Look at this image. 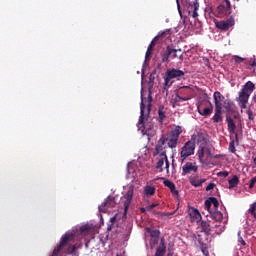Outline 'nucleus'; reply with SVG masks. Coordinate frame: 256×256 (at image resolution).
I'll return each mask as SVG.
<instances>
[{
	"instance_id": "nucleus-1",
	"label": "nucleus",
	"mask_w": 256,
	"mask_h": 256,
	"mask_svg": "<svg viewBox=\"0 0 256 256\" xmlns=\"http://www.w3.org/2000/svg\"><path fill=\"white\" fill-rule=\"evenodd\" d=\"M92 227L89 224H85L79 227V229L72 230L65 233V253L66 255L79 256V249H81V241L87 235H91Z\"/></svg>"
},
{
	"instance_id": "nucleus-2",
	"label": "nucleus",
	"mask_w": 256,
	"mask_h": 256,
	"mask_svg": "<svg viewBox=\"0 0 256 256\" xmlns=\"http://www.w3.org/2000/svg\"><path fill=\"white\" fill-rule=\"evenodd\" d=\"M181 57V49H175L173 44L168 45L160 54H156L153 58L154 63L162 65V63H169V58Z\"/></svg>"
},
{
	"instance_id": "nucleus-3",
	"label": "nucleus",
	"mask_w": 256,
	"mask_h": 256,
	"mask_svg": "<svg viewBox=\"0 0 256 256\" xmlns=\"http://www.w3.org/2000/svg\"><path fill=\"white\" fill-rule=\"evenodd\" d=\"M253 91H255V84L248 81L239 92V97L237 98L241 109H247V103L249 102V97H251V93H253Z\"/></svg>"
},
{
	"instance_id": "nucleus-4",
	"label": "nucleus",
	"mask_w": 256,
	"mask_h": 256,
	"mask_svg": "<svg viewBox=\"0 0 256 256\" xmlns=\"http://www.w3.org/2000/svg\"><path fill=\"white\" fill-rule=\"evenodd\" d=\"M239 3V0H222L216 11L219 17H229L233 13V5Z\"/></svg>"
},
{
	"instance_id": "nucleus-5",
	"label": "nucleus",
	"mask_w": 256,
	"mask_h": 256,
	"mask_svg": "<svg viewBox=\"0 0 256 256\" xmlns=\"http://www.w3.org/2000/svg\"><path fill=\"white\" fill-rule=\"evenodd\" d=\"M181 133H183V130L180 126H177L175 130L169 132L168 136L166 137V141L168 142V147L170 149H175V147H177Z\"/></svg>"
},
{
	"instance_id": "nucleus-6",
	"label": "nucleus",
	"mask_w": 256,
	"mask_h": 256,
	"mask_svg": "<svg viewBox=\"0 0 256 256\" xmlns=\"http://www.w3.org/2000/svg\"><path fill=\"white\" fill-rule=\"evenodd\" d=\"M191 155H195V142L188 141L184 144L180 152L182 163L187 159V157H191Z\"/></svg>"
},
{
	"instance_id": "nucleus-7",
	"label": "nucleus",
	"mask_w": 256,
	"mask_h": 256,
	"mask_svg": "<svg viewBox=\"0 0 256 256\" xmlns=\"http://www.w3.org/2000/svg\"><path fill=\"white\" fill-rule=\"evenodd\" d=\"M148 98H147V113H151V106L153 103V96H151V93L153 91V85H155V73H151L148 81Z\"/></svg>"
},
{
	"instance_id": "nucleus-8",
	"label": "nucleus",
	"mask_w": 256,
	"mask_h": 256,
	"mask_svg": "<svg viewBox=\"0 0 256 256\" xmlns=\"http://www.w3.org/2000/svg\"><path fill=\"white\" fill-rule=\"evenodd\" d=\"M134 191H135V186L130 185L128 187V191L123 196V199H124V216L127 215V211H129V207H131V202L133 201Z\"/></svg>"
},
{
	"instance_id": "nucleus-9",
	"label": "nucleus",
	"mask_w": 256,
	"mask_h": 256,
	"mask_svg": "<svg viewBox=\"0 0 256 256\" xmlns=\"http://www.w3.org/2000/svg\"><path fill=\"white\" fill-rule=\"evenodd\" d=\"M215 26L217 29H220V31H229L231 27L235 26V19L230 17L227 20L216 21Z\"/></svg>"
},
{
	"instance_id": "nucleus-10",
	"label": "nucleus",
	"mask_w": 256,
	"mask_h": 256,
	"mask_svg": "<svg viewBox=\"0 0 256 256\" xmlns=\"http://www.w3.org/2000/svg\"><path fill=\"white\" fill-rule=\"evenodd\" d=\"M117 205V202H115V197L108 196L107 199L102 203L101 206H99V211L101 213H107V209L113 208Z\"/></svg>"
},
{
	"instance_id": "nucleus-11",
	"label": "nucleus",
	"mask_w": 256,
	"mask_h": 256,
	"mask_svg": "<svg viewBox=\"0 0 256 256\" xmlns=\"http://www.w3.org/2000/svg\"><path fill=\"white\" fill-rule=\"evenodd\" d=\"M197 11H199V0H191L188 3V13L189 15H191L192 13L193 19H196V17H199V14L197 13Z\"/></svg>"
},
{
	"instance_id": "nucleus-12",
	"label": "nucleus",
	"mask_w": 256,
	"mask_h": 256,
	"mask_svg": "<svg viewBox=\"0 0 256 256\" xmlns=\"http://www.w3.org/2000/svg\"><path fill=\"white\" fill-rule=\"evenodd\" d=\"M167 79H177L178 77H183L185 75V72L183 70L179 69H169L166 72Z\"/></svg>"
},
{
	"instance_id": "nucleus-13",
	"label": "nucleus",
	"mask_w": 256,
	"mask_h": 256,
	"mask_svg": "<svg viewBox=\"0 0 256 256\" xmlns=\"http://www.w3.org/2000/svg\"><path fill=\"white\" fill-rule=\"evenodd\" d=\"M165 35H171V30L167 29L163 32H160L156 37L153 38V40L150 42L148 49H155V45H157V42L161 39V37H165Z\"/></svg>"
},
{
	"instance_id": "nucleus-14",
	"label": "nucleus",
	"mask_w": 256,
	"mask_h": 256,
	"mask_svg": "<svg viewBox=\"0 0 256 256\" xmlns=\"http://www.w3.org/2000/svg\"><path fill=\"white\" fill-rule=\"evenodd\" d=\"M198 113H200L203 117H209L211 113H213V106L204 107L203 102H198L197 104Z\"/></svg>"
},
{
	"instance_id": "nucleus-15",
	"label": "nucleus",
	"mask_w": 256,
	"mask_h": 256,
	"mask_svg": "<svg viewBox=\"0 0 256 256\" xmlns=\"http://www.w3.org/2000/svg\"><path fill=\"white\" fill-rule=\"evenodd\" d=\"M223 101H225V96L221 94V92H214V103L216 109H223Z\"/></svg>"
},
{
	"instance_id": "nucleus-16",
	"label": "nucleus",
	"mask_w": 256,
	"mask_h": 256,
	"mask_svg": "<svg viewBox=\"0 0 256 256\" xmlns=\"http://www.w3.org/2000/svg\"><path fill=\"white\" fill-rule=\"evenodd\" d=\"M147 107V102L145 105V100L142 97V101H141V105H140V118H139V122L138 125L139 127H144L145 125V109Z\"/></svg>"
},
{
	"instance_id": "nucleus-17",
	"label": "nucleus",
	"mask_w": 256,
	"mask_h": 256,
	"mask_svg": "<svg viewBox=\"0 0 256 256\" xmlns=\"http://www.w3.org/2000/svg\"><path fill=\"white\" fill-rule=\"evenodd\" d=\"M168 158H167V152L163 151L160 155H159V159L158 162L156 163V169H159V173H163V165H165V163L167 162Z\"/></svg>"
},
{
	"instance_id": "nucleus-18",
	"label": "nucleus",
	"mask_w": 256,
	"mask_h": 256,
	"mask_svg": "<svg viewBox=\"0 0 256 256\" xmlns=\"http://www.w3.org/2000/svg\"><path fill=\"white\" fill-rule=\"evenodd\" d=\"M166 253H167V245L165 244V239L161 238L160 244L157 247L154 256H165Z\"/></svg>"
},
{
	"instance_id": "nucleus-19",
	"label": "nucleus",
	"mask_w": 256,
	"mask_h": 256,
	"mask_svg": "<svg viewBox=\"0 0 256 256\" xmlns=\"http://www.w3.org/2000/svg\"><path fill=\"white\" fill-rule=\"evenodd\" d=\"M189 216L192 222L199 223L201 221V213L195 208L189 209Z\"/></svg>"
},
{
	"instance_id": "nucleus-20",
	"label": "nucleus",
	"mask_w": 256,
	"mask_h": 256,
	"mask_svg": "<svg viewBox=\"0 0 256 256\" xmlns=\"http://www.w3.org/2000/svg\"><path fill=\"white\" fill-rule=\"evenodd\" d=\"M182 171H183V175H187V174L191 173L192 171L194 173H197V166L195 164H193L192 162H187L183 166Z\"/></svg>"
},
{
	"instance_id": "nucleus-21",
	"label": "nucleus",
	"mask_w": 256,
	"mask_h": 256,
	"mask_svg": "<svg viewBox=\"0 0 256 256\" xmlns=\"http://www.w3.org/2000/svg\"><path fill=\"white\" fill-rule=\"evenodd\" d=\"M166 141H167V137H165V135H162L160 137V139L158 140V143L156 144L154 157H156V155H158L160 153V151H161V149H163V145H165Z\"/></svg>"
},
{
	"instance_id": "nucleus-22",
	"label": "nucleus",
	"mask_w": 256,
	"mask_h": 256,
	"mask_svg": "<svg viewBox=\"0 0 256 256\" xmlns=\"http://www.w3.org/2000/svg\"><path fill=\"white\" fill-rule=\"evenodd\" d=\"M210 217L216 223H221V221H223V213H221V211H217V210L210 211Z\"/></svg>"
},
{
	"instance_id": "nucleus-23",
	"label": "nucleus",
	"mask_w": 256,
	"mask_h": 256,
	"mask_svg": "<svg viewBox=\"0 0 256 256\" xmlns=\"http://www.w3.org/2000/svg\"><path fill=\"white\" fill-rule=\"evenodd\" d=\"M200 229L202 230L205 235H211V224L207 221H202L200 224Z\"/></svg>"
},
{
	"instance_id": "nucleus-24",
	"label": "nucleus",
	"mask_w": 256,
	"mask_h": 256,
	"mask_svg": "<svg viewBox=\"0 0 256 256\" xmlns=\"http://www.w3.org/2000/svg\"><path fill=\"white\" fill-rule=\"evenodd\" d=\"M226 121H227L229 133L231 134L235 133V129H237V126L235 125V121H233V118L227 116Z\"/></svg>"
},
{
	"instance_id": "nucleus-25",
	"label": "nucleus",
	"mask_w": 256,
	"mask_h": 256,
	"mask_svg": "<svg viewBox=\"0 0 256 256\" xmlns=\"http://www.w3.org/2000/svg\"><path fill=\"white\" fill-rule=\"evenodd\" d=\"M164 185L165 187H168V189H170L173 195H179V191L175 189V183L170 180H164Z\"/></svg>"
},
{
	"instance_id": "nucleus-26",
	"label": "nucleus",
	"mask_w": 256,
	"mask_h": 256,
	"mask_svg": "<svg viewBox=\"0 0 256 256\" xmlns=\"http://www.w3.org/2000/svg\"><path fill=\"white\" fill-rule=\"evenodd\" d=\"M223 108H215V114L213 116L214 123H221L223 121V117L221 116V111Z\"/></svg>"
},
{
	"instance_id": "nucleus-27",
	"label": "nucleus",
	"mask_w": 256,
	"mask_h": 256,
	"mask_svg": "<svg viewBox=\"0 0 256 256\" xmlns=\"http://www.w3.org/2000/svg\"><path fill=\"white\" fill-rule=\"evenodd\" d=\"M205 181H207V179H197L194 177L190 179V184L192 187H201Z\"/></svg>"
},
{
	"instance_id": "nucleus-28",
	"label": "nucleus",
	"mask_w": 256,
	"mask_h": 256,
	"mask_svg": "<svg viewBox=\"0 0 256 256\" xmlns=\"http://www.w3.org/2000/svg\"><path fill=\"white\" fill-rule=\"evenodd\" d=\"M153 48H147L146 54H145V60L144 65H149V62L153 58Z\"/></svg>"
},
{
	"instance_id": "nucleus-29",
	"label": "nucleus",
	"mask_w": 256,
	"mask_h": 256,
	"mask_svg": "<svg viewBox=\"0 0 256 256\" xmlns=\"http://www.w3.org/2000/svg\"><path fill=\"white\" fill-rule=\"evenodd\" d=\"M229 183V189H234V187H237L239 185V177L237 175H234L232 179L228 181Z\"/></svg>"
},
{
	"instance_id": "nucleus-30",
	"label": "nucleus",
	"mask_w": 256,
	"mask_h": 256,
	"mask_svg": "<svg viewBox=\"0 0 256 256\" xmlns=\"http://www.w3.org/2000/svg\"><path fill=\"white\" fill-rule=\"evenodd\" d=\"M158 115H159V121L160 123H163L165 121V106L161 105L158 108Z\"/></svg>"
},
{
	"instance_id": "nucleus-31",
	"label": "nucleus",
	"mask_w": 256,
	"mask_h": 256,
	"mask_svg": "<svg viewBox=\"0 0 256 256\" xmlns=\"http://www.w3.org/2000/svg\"><path fill=\"white\" fill-rule=\"evenodd\" d=\"M155 191H156V189H155L154 186H149V185H148V186H146V187L144 188V193H145V195H147L148 197L155 195Z\"/></svg>"
},
{
	"instance_id": "nucleus-32",
	"label": "nucleus",
	"mask_w": 256,
	"mask_h": 256,
	"mask_svg": "<svg viewBox=\"0 0 256 256\" xmlns=\"http://www.w3.org/2000/svg\"><path fill=\"white\" fill-rule=\"evenodd\" d=\"M147 233H149L151 238H158L161 235V232L159 230H153L151 228L146 229Z\"/></svg>"
},
{
	"instance_id": "nucleus-33",
	"label": "nucleus",
	"mask_w": 256,
	"mask_h": 256,
	"mask_svg": "<svg viewBox=\"0 0 256 256\" xmlns=\"http://www.w3.org/2000/svg\"><path fill=\"white\" fill-rule=\"evenodd\" d=\"M224 108L226 109V111L228 113H231L233 111V102H231L229 100H225L224 101Z\"/></svg>"
},
{
	"instance_id": "nucleus-34",
	"label": "nucleus",
	"mask_w": 256,
	"mask_h": 256,
	"mask_svg": "<svg viewBox=\"0 0 256 256\" xmlns=\"http://www.w3.org/2000/svg\"><path fill=\"white\" fill-rule=\"evenodd\" d=\"M210 202L213 205L214 211H217V209H219V200L215 197H210Z\"/></svg>"
},
{
	"instance_id": "nucleus-35",
	"label": "nucleus",
	"mask_w": 256,
	"mask_h": 256,
	"mask_svg": "<svg viewBox=\"0 0 256 256\" xmlns=\"http://www.w3.org/2000/svg\"><path fill=\"white\" fill-rule=\"evenodd\" d=\"M181 101H189V97H181L179 94H177L174 98V102L179 103Z\"/></svg>"
},
{
	"instance_id": "nucleus-36",
	"label": "nucleus",
	"mask_w": 256,
	"mask_h": 256,
	"mask_svg": "<svg viewBox=\"0 0 256 256\" xmlns=\"http://www.w3.org/2000/svg\"><path fill=\"white\" fill-rule=\"evenodd\" d=\"M228 149L230 153H235V151H237V149L235 148V140L230 141Z\"/></svg>"
},
{
	"instance_id": "nucleus-37",
	"label": "nucleus",
	"mask_w": 256,
	"mask_h": 256,
	"mask_svg": "<svg viewBox=\"0 0 256 256\" xmlns=\"http://www.w3.org/2000/svg\"><path fill=\"white\" fill-rule=\"evenodd\" d=\"M198 157H199V159H203V157H205V147H203V146L199 147Z\"/></svg>"
},
{
	"instance_id": "nucleus-38",
	"label": "nucleus",
	"mask_w": 256,
	"mask_h": 256,
	"mask_svg": "<svg viewBox=\"0 0 256 256\" xmlns=\"http://www.w3.org/2000/svg\"><path fill=\"white\" fill-rule=\"evenodd\" d=\"M232 60L236 64H241V63H243V61H245V58H242V57H239V56H233Z\"/></svg>"
},
{
	"instance_id": "nucleus-39",
	"label": "nucleus",
	"mask_w": 256,
	"mask_h": 256,
	"mask_svg": "<svg viewBox=\"0 0 256 256\" xmlns=\"http://www.w3.org/2000/svg\"><path fill=\"white\" fill-rule=\"evenodd\" d=\"M211 206H212V202H211V198H209L208 200L205 201V209H207V211H209V213H211Z\"/></svg>"
},
{
	"instance_id": "nucleus-40",
	"label": "nucleus",
	"mask_w": 256,
	"mask_h": 256,
	"mask_svg": "<svg viewBox=\"0 0 256 256\" xmlns=\"http://www.w3.org/2000/svg\"><path fill=\"white\" fill-rule=\"evenodd\" d=\"M249 212L256 219V202L251 205V207L249 209Z\"/></svg>"
},
{
	"instance_id": "nucleus-41",
	"label": "nucleus",
	"mask_w": 256,
	"mask_h": 256,
	"mask_svg": "<svg viewBox=\"0 0 256 256\" xmlns=\"http://www.w3.org/2000/svg\"><path fill=\"white\" fill-rule=\"evenodd\" d=\"M159 243V238H150V248L153 249Z\"/></svg>"
},
{
	"instance_id": "nucleus-42",
	"label": "nucleus",
	"mask_w": 256,
	"mask_h": 256,
	"mask_svg": "<svg viewBox=\"0 0 256 256\" xmlns=\"http://www.w3.org/2000/svg\"><path fill=\"white\" fill-rule=\"evenodd\" d=\"M190 89L187 86L179 88L180 95H184L185 93H189Z\"/></svg>"
},
{
	"instance_id": "nucleus-43",
	"label": "nucleus",
	"mask_w": 256,
	"mask_h": 256,
	"mask_svg": "<svg viewBox=\"0 0 256 256\" xmlns=\"http://www.w3.org/2000/svg\"><path fill=\"white\" fill-rule=\"evenodd\" d=\"M205 153H206L208 159H211L213 157V154L211 153V148L206 147L205 148Z\"/></svg>"
},
{
	"instance_id": "nucleus-44",
	"label": "nucleus",
	"mask_w": 256,
	"mask_h": 256,
	"mask_svg": "<svg viewBox=\"0 0 256 256\" xmlns=\"http://www.w3.org/2000/svg\"><path fill=\"white\" fill-rule=\"evenodd\" d=\"M256 185V176L250 180L249 189H253Z\"/></svg>"
},
{
	"instance_id": "nucleus-45",
	"label": "nucleus",
	"mask_w": 256,
	"mask_h": 256,
	"mask_svg": "<svg viewBox=\"0 0 256 256\" xmlns=\"http://www.w3.org/2000/svg\"><path fill=\"white\" fill-rule=\"evenodd\" d=\"M238 242H240L242 245H247V243H245V240L243 239V237H241V232H238Z\"/></svg>"
},
{
	"instance_id": "nucleus-46",
	"label": "nucleus",
	"mask_w": 256,
	"mask_h": 256,
	"mask_svg": "<svg viewBox=\"0 0 256 256\" xmlns=\"http://www.w3.org/2000/svg\"><path fill=\"white\" fill-rule=\"evenodd\" d=\"M158 206H159L158 203H153V204H151V205H148V206L146 207V209H147V211H151V209H155V207H158Z\"/></svg>"
},
{
	"instance_id": "nucleus-47",
	"label": "nucleus",
	"mask_w": 256,
	"mask_h": 256,
	"mask_svg": "<svg viewBox=\"0 0 256 256\" xmlns=\"http://www.w3.org/2000/svg\"><path fill=\"white\" fill-rule=\"evenodd\" d=\"M247 115L250 121H253V119H255V117H253V112L251 110H247Z\"/></svg>"
},
{
	"instance_id": "nucleus-48",
	"label": "nucleus",
	"mask_w": 256,
	"mask_h": 256,
	"mask_svg": "<svg viewBox=\"0 0 256 256\" xmlns=\"http://www.w3.org/2000/svg\"><path fill=\"white\" fill-rule=\"evenodd\" d=\"M213 189H215V183H210V184L206 187V191H213Z\"/></svg>"
},
{
	"instance_id": "nucleus-49",
	"label": "nucleus",
	"mask_w": 256,
	"mask_h": 256,
	"mask_svg": "<svg viewBox=\"0 0 256 256\" xmlns=\"http://www.w3.org/2000/svg\"><path fill=\"white\" fill-rule=\"evenodd\" d=\"M219 177H229V172L227 171L219 172Z\"/></svg>"
},
{
	"instance_id": "nucleus-50",
	"label": "nucleus",
	"mask_w": 256,
	"mask_h": 256,
	"mask_svg": "<svg viewBox=\"0 0 256 256\" xmlns=\"http://www.w3.org/2000/svg\"><path fill=\"white\" fill-rule=\"evenodd\" d=\"M169 159L168 160H166V162H165V169H166V173H167V175H169Z\"/></svg>"
},
{
	"instance_id": "nucleus-51",
	"label": "nucleus",
	"mask_w": 256,
	"mask_h": 256,
	"mask_svg": "<svg viewBox=\"0 0 256 256\" xmlns=\"http://www.w3.org/2000/svg\"><path fill=\"white\" fill-rule=\"evenodd\" d=\"M198 137H201L202 141H207V138L205 137V134H203V133H199Z\"/></svg>"
},
{
	"instance_id": "nucleus-52",
	"label": "nucleus",
	"mask_w": 256,
	"mask_h": 256,
	"mask_svg": "<svg viewBox=\"0 0 256 256\" xmlns=\"http://www.w3.org/2000/svg\"><path fill=\"white\" fill-rule=\"evenodd\" d=\"M145 69H147V66H143V67H142V77L145 76Z\"/></svg>"
},
{
	"instance_id": "nucleus-53",
	"label": "nucleus",
	"mask_w": 256,
	"mask_h": 256,
	"mask_svg": "<svg viewBox=\"0 0 256 256\" xmlns=\"http://www.w3.org/2000/svg\"><path fill=\"white\" fill-rule=\"evenodd\" d=\"M141 213H147V208H140Z\"/></svg>"
},
{
	"instance_id": "nucleus-54",
	"label": "nucleus",
	"mask_w": 256,
	"mask_h": 256,
	"mask_svg": "<svg viewBox=\"0 0 256 256\" xmlns=\"http://www.w3.org/2000/svg\"><path fill=\"white\" fill-rule=\"evenodd\" d=\"M116 220H117V218L115 216L110 218L111 223H115Z\"/></svg>"
},
{
	"instance_id": "nucleus-55",
	"label": "nucleus",
	"mask_w": 256,
	"mask_h": 256,
	"mask_svg": "<svg viewBox=\"0 0 256 256\" xmlns=\"http://www.w3.org/2000/svg\"><path fill=\"white\" fill-rule=\"evenodd\" d=\"M213 157H214V159H219L221 157V154H217V155H215Z\"/></svg>"
},
{
	"instance_id": "nucleus-56",
	"label": "nucleus",
	"mask_w": 256,
	"mask_h": 256,
	"mask_svg": "<svg viewBox=\"0 0 256 256\" xmlns=\"http://www.w3.org/2000/svg\"><path fill=\"white\" fill-rule=\"evenodd\" d=\"M172 167H175V160H172Z\"/></svg>"
},
{
	"instance_id": "nucleus-57",
	"label": "nucleus",
	"mask_w": 256,
	"mask_h": 256,
	"mask_svg": "<svg viewBox=\"0 0 256 256\" xmlns=\"http://www.w3.org/2000/svg\"><path fill=\"white\" fill-rule=\"evenodd\" d=\"M250 65H256V61L254 60Z\"/></svg>"
},
{
	"instance_id": "nucleus-58",
	"label": "nucleus",
	"mask_w": 256,
	"mask_h": 256,
	"mask_svg": "<svg viewBox=\"0 0 256 256\" xmlns=\"http://www.w3.org/2000/svg\"><path fill=\"white\" fill-rule=\"evenodd\" d=\"M236 141H239V136L236 134Z\"/></svg>"
},
{
	"instance_id": "nucleus-59",
	"label": "nucleus",
	"mask_w": 256,
	"mask_h": 256,
	"mask_svg": "<svg viewBox=\"0 0 256 256\" xmlns=\"http://www.w3.org/2000/svg\"><path fill=\"white\" fill-rule=\"evenodd\" d=\"M208 67H209V69H213V67H211V65H209Z\"/></svg>"
},
{
	"instance_id": "nucleus-60",
	"label": "nucleus",
	"mask_w": 256,
	"mask_h": 256,
	"mask_svg": "<svg viewBox=\"0 0 256 256\" xmlns=\"http://www.w3.org/2000/svg\"><path fill=\"white\" fill-rule=\"evenodd\" d=\"M160 179H165V178H160Z\"/></svg>"
}]
</instances>
